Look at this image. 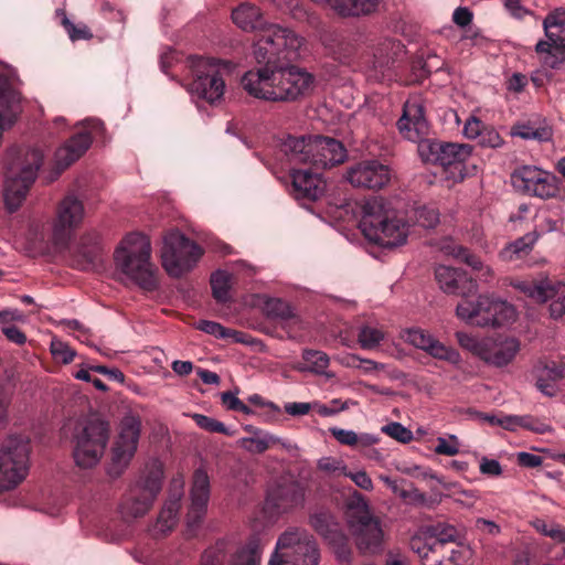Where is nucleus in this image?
Returning a JSON list of instances; mask_svg holds the SVG:
<instances>
[{"label": "nucleus", "mask_w": 565, "mask_h": 565, "mask_svg": "<svg viewBox=\"0 0 565 565\" xmlns=\"http://www.w3.org/2000/svg\"><path fill=\"white\" fill-rule=\"evenodd\" d=\"M303 43V38L289 28L267 29L254 43L253 53L259 66L247 71L241 79L246 93L258 99L278 102V62L296 58Z\"/></svg>", "instance_id": "f257e3e1"}, {"label": "nucleus", "mask_w": 565, "mask_h": 565, "mask_svg": "<svg viewBox=\"0 0 565 565\" xmlns=\"http://www.w3.org/2000/svg\"><path fill=\"white\" fill-rule=\"evenodd\" d=\"M435 278L444 292L463 298L456 308V315L466 323L477 327H501L515 320L514 306L494 295L484 294L479 295L476 300L468 299L469 295L478 291V284L468 278L465 271L439 265L435 268Z\"/></svg>", "instance_id": "f03ea898"}, {"label": "nucleus", "mask_w": 565, "mask_h": 565, "mask_svg": "<svg viewBox=\"0 0 565 565\" xmlns=\"http://www.w3.org/2000/svg\"><path fill=\"white\" fill-rule=\"evenodd\" d=\"M397 128L405 139L417 143L418 154L426 163L439 164L445 169L455 168L462 172L465 163L472 154L473 147L468 143L426 138L428 122L424 116V107L417 98L405 102ZM460 177L463 178V174L460 173Z\"/></svg>", "instance_id": "7ed1b4c3"}, {"label": "nucleus", "mask_w": 565, "mask_h": 565, "mask_svg": "<svg viewBox=\"0 0 565 565\" xmlns=\"http://www.w3.org/2000/svg\"><path fill=\"white\" fill-rule=\"evenodd\" d=\"M360 228L367 241L388 249L406 244L409 234L406 220L381 196L364 202Z\"/></svg>", "instance_id": "20e7f679"}, {"label": "nucleus", "mask_w": 565, "mask_h": 565, "mask_svg": "<svg viewBox=\"0 0 565 565\" xmlns=\"http://www.w3.org/2000/svg\"><path fill=\"white\" fill-rule=\"evenodd\" d=\"M43 162V153L36 148L12 147L6 158L4 204L10 213L15 212L36 179Z\"/></svg>", "instance_id": "39448f33"}, {"label": "nucleus", "mask_w": 565, "mask_h": 565, "mask_svg": "<svg viewBox=\"0 0 565 565\" xmlns=\"http://www.w3.org/2000/svg\"><path fill=\"white\" fill-rule=\"evenodd\" d=\"M116 267L141 289L158 288L157 267L151 263V244L141 233L126 235L114 253Z\"/></svg>", "instance_id": "423d86ee"}, {"label": "nucleus", "mask_w": 565, "mask_h": 565, "mask_svg": "<svg viewBox=\"0 0 565 565\" xmlns=\"http://www.w3.org/2000/svg\"><path fill=\"white\" fill-rule=\"evenodd\" d=\"M280 151L290 164L309 163L316 170L342 163L347 158L343 145L323 136H288L280 142Z\"/></svg>", "instance_id": "0eeeda50"}, {"label": "nucleus", "mask_w": 565, "mask_h": 565, "mask_svg": "<svg viewBox=\"0 0 565 565\" xmlns=\"http://www.w3.org/2000/svg\"><path fill=\"white\" fill-rule=\"evenodd\" d=\"M192 81L186 89L192 98L213 105L220 102L225 92L224 76L233 70L230 61L193 55L186 61Z\"/></svg>", "instance_id": "6e6552de"}, {"label": "nucleus", "mask_w": 565, "mask_h": 565, "mask_svg": "<svg viewBox=\"0 0 565 565\" xmlns=\"http://www.w3.org/2000/svg\"><path fill=\"white\" fill-rule=\"evenodd\" d=\"M347 524L360 552L375 554L382 551L384 532L381 521L372 514L366 499L358 491L347 501Z\"/></svg>", "instance_id": "1a4fd4ad"}, {"label": "nucleus", "mask_w": 565, "mask_h": 565, "mask_svg": "<svg viewBox=\"0 0 565 565\" xmlns=\"http://www.w3.org/2000/svg\"><path fill=\"white\" fill-rule=\"evenodd\" d=\"M163 468L161 462H148L139 477L129 486L119 511L125 520H135L146 515L161 491Z\"/></svg>", "instance_id": "9d476101"}, {"label": "nucleus", "mask_w": 565, "mask_h": 565, "mask_svg": "<svg viewBox=\"0 0 565 565\" xmlns=\"http://www.w3.org/2000/svg\"><path fill=\"white\" fill-rule=\"evenodd\" d=\"M320 553L312 534L291 526L281 533L268 565H318Z\"/></svg>", "instance_id": "9b49d317"}, {"label": "nucleus", "mask_w": 565, "mask_h": 565, "mask_svg": "<svg viewBox=\"0 0 565 565\" xmlns=\"http://www.w3.org/2000/svg\"><path fill=\"white\" fill-rule=\"evenodd\" d=\"M328 53L343 65H352L356 62L365 64L373 70H382L390 63L388 50L392 46L390 40H383L373 51L372 57L362 62L360 55L361 35L345 36L339 32H328L321 38Z\"/></svg>", "instance_id": "f8f14e48"}, {"label": "nucleus", "mask_w": 565, "mask_h": 565, "mask_svg": "<svg viewBox=\"0 0 565 565\" xmlns=\"http://www.w3.org/2000/svg\"><path fill=\"white\" fill-rule=\"evenodd\" d=\"M456 339L462 349L479 358L487 365L498 369L509 365L520 351V341L513 337L479 338L457 331Z\"/></svg>", "instance_id": "ddd939ff"}, {"label": "nucleus", "mask_w": 565, "mask_h": 565, "mask_svg": "<svg viewBox=\"0 0 565 565\" xmlns=\"http://www.w3.org/2000/svg\"><path fill=\"white\" fill-rule=\"evenodd\" d=\"M29 440L10 436L0 448V493L15 489L29 472Z\"/></svg>", "instance_id": "4468645a"}, {"label": "nucleus", "mask_w": 565, "mask_h": 565, "mask_svg": "<svg viewBox=\"0 0 565 565\" xmlns=\"http://www.w3.org/2000/svg\"><path fill=\"white\" fill-rule=\"evenodd\" d=\"M203 249L179 231H170L163 237L162 266L171 277H181L192 270Z\"/></svg>", "instance_id": "2eb2a0df"}, {"label": "nucleus", "mask_w": 565, "mask_h": 565, "mask_svg": "<svg viewBox=\"0 0 565 565\" xmlns=\"http://www.w3.org/2000/svg\"><path fill=\"white\" fill-rule=\"evenodd\" d=\"M109 439V425L105 420L92 419L75 435L73 457L84 469L96 466L104 455Z\"/></svg>", "instance_id": "dca6fc26"}, {"label": "nucleus", "mask_w": 565, "mask_h": 565, "mask_svg": "<svg viewBox=\"0 0 565 565\" xmlns=\"http://www.w3.org/2000/svg\"><path fill=\"white\" fill-rule=\"evenodd\" d=\"M141 433V419L137 415L128 414L120 422V430L111 448V458L107 472L118 478L134 458Z\"/></svg>", "instance_id": "f3484780"}, {"label": "nucleus", "mask_w": 565, "mask_h": 565, "mask_svg": "<svg viewBox=\"0 0 565 565\" xmlns=\"http://www.w3.org/2000/svg\"><path fill=\"white\" fill-rule=\"evenodd\" d=\"M510 286L535 302H550L553 319L565 316V284L550 279H512Z\"/></svg>", "instance_id": "a211bd4d"}, {"label": "nucleus", "mask_w": 565, "mask_h": 565, "mask_svg": "<svg viewBox=\"0 0 565 565\" xmlns=\"http://www.w3.org/2000/svg\"><path fill=\"white\" fill-rule=\"evenodd\" d=\"M461 539V533L456 526L437 523L415 533L409 541V546L419 558H428L430 555L444 552L447 543H458Z\"/></svg>", "instance_id": "6ab92c4d"}, {"label": "nucleus", "mask_w": 565, "mask_h": 565, "mask_svg": "<svg viewBox=\"0 0 565 565\" xmlns=\"http://www.w3.org/2000/svg\"><path fill=\"white\" fill-rule=\"evenodd\" d=\"M291 60H279L277 66L278 102L296 100L309 94L313 88L312 74L296 65H289Z\"/></svg>", "instance_id": "aec40b11"}, {"label": "nucleus", "mask_w": 565, "mask_h": 565, "mask_svg": "<svg viewBox=\"0 0 565 565\" xmlns=\"http://www.w3.org/2000/svg\"><path fill=\"white\" fill-rule=\"evenodd\" d=\"M543 28L547 40L539 41L535 50L555 57L556 61L550 63L554 67L557 62L565 60V9L551 11L543 21Z\"/></svg>", "instance_id": "412c9836"}, {"label": "nucleus", "mask_w": 565, "mask_h": 565, "mask_svg": "<svg viewBox=\"0 0 565 565\" xmlns=\"http://www.w3.org/2000/svg\"><path fill=\"white\" fill-rule=\"evenodd\" d=\"M85 210L83 202L74 194L66 195L58 204L53 224V238L56 244H64L73 231L83 222Z\"/></svg>", "instance_id": "4be33fe9"}, {"label": "nucleus", "mask_w": 565, "mask_h": 565, "mask_svg": "<svg viewBox=\"0 0 565 565\" xmlns=\"http://www.w3.org/2000/svg\"><path fill=\"white\" fill-rule=\"evenodd\" d=\"M347 180L354 188L379 190L391 180V170L377 160H364L348 168Z\"/></svg>", "instance_id": "5701e85b"}, {"label": "nucleus", "mask_w": 565, "mask_h": 565, "mask_svg": "<svg viewBox=\"0 0 565 565\" xmlns=\"http://www.w3.org/2000/svg\"><path fill=\"white\" fill-rule=\"evenodd\" d=\"M87 130L75 134L55 152V164L60 171L70 167L78 160L90 147L93 134L103 130V122L98 119H88L85 121Z\"/></svg>", "instance_id": "b1692460"}, {"label": "nucleus", "mask_w": 565, "mask_h": 565, "mask_svg": "<svg viewBox=\"0 0 565 565\" xmlns=\"http://www.w3.org/2000/svg\"><path fill=\"white\" fill-rule=\"evenodd\" d=\"M190 498L186 527L190 534H194L206 514L210 499V478L203 468H198L193 473Z\"/></svg>", "instance_id": "393cba45"}, {"label": "nucleus", "mask_w": 565, "mask_h": 565, "mask_svg": "<svg viewBox=\"0 0 565 565\" xmlns=\"http://www.w3.org/2000/svg\"><path fill=\"white\" fill-rule=\"evenodd\" d=\"M183 478H173L170 484V493L166 500L154 525L150 529L153 537H162L170 533L179 521L181 500L183 498Z\"/></svg>", "instance_id": "a878e982"}, {"label": "nucleus", "mask_w": 565, "mask_h": 565, "mask_svg": "<svg viewBox=\"0 0 565 565\" xmlns=\"http://www.w3.org/2000/svg\"><path fill=\"white\" fill-rule=\"evenodd\" d=\"M290 194L298 201H317L327 190V183L318 172L311 169H290Z\"/></svg>", "instance_id": "bb28decb"}, {"label": "nucleus", "mask_w": 565, "mask_h": 565, "mask_svg": "<svg viewBox=\"0 0 565 565\" xmlns=\"http://www.w3.org/2000/svg\"><path fill=\"white\" fill-rule=\"evenodd\" d=\"M306 487L296 480L277 484L269 491L266 504L275 508L278 512H287L301 507L306 500Z\"/></svg>", "instance_id": "cd10ccee"}, {"label": "nucleus", "mask_w": 565, "mask_h": 565, "mask_svg": "<svg viewBox=\"0 0 565 565\" xmlns=\"http://www.w3.org/2000/svg\"><path fill=\"white\" fill-rule=\"evenodd\" d=\"M532 376L535 387L545 396L557 394L559 383L565 379V363L539 362L533 366Z\"/></svg>", "instance_id": "c85d7f7f"}, {"label": "nucleus", "mask_w": 565, "mask_h": 565, "mask_svg": "<svg viewBox=\"0 0 565 565\" xmlns=\"http://www.w3.org/2000/svg\"><path fill=\"white\" fill-rule=\"evenodd\" d=\"M233 22L244 31H258L257 39L262 38L271 26L282 28L279 24L267 23L260 9L250 3H242L232 12Z\"/></svg>", "instance_id": "c756f323"}, {"label": "nucleus", "mask_w": 565, "mask_h": 565, "mask_svg": "<svg viewBox=\"0 0 565 565\" xmlns=\"http://www.w3.org/2000/svg\"><path fill=\"white\" fill-rule=\"evenodd\" d=\"M309 525L326 543L344 532L334 514L328 509H318L309 514Z\"/></svg>", "instance_id": "7c9ffc66"}, {"label": "nucleus", "mask_w": 565, "mask_h": 565, "mask_svg": "<svg viewBox=\"0 0 565 565\" xmlns=\"http://www.w3.org/2000/svg\"><path fill=\"white\" fill-rule=\"evenodd\" d=\"M263 539L253 534L245 545L239 546L232 556V565H259L263 553Z\"/></svg>", "instance_id": "2f4dec72"}, {"label": "nucleus", "mask_w": 565, "mask_h": 565, "mask_svg": "<svg viewBox=\"0 0 565 565\" xmlns=\"http://www.w3.org/2000/svg\"><path fill=\"white\" fill-rule=\"evenodd\" d=\"M542 172L543 170L537 167L523 166L512 173V184L516 190L533 196Z\"/></svg>", "instance_id": "473e14b6"}, {"label": "nucleus", "mask_w": 565, "mask_h": 565, "mask_svg": "<svg viewBox=\"0 0 565 565\" xmlns=\"http://www.w3.org/2000/svg\"><path fill=\"white\" fill-rule=\"evenodd\" d=\"M334 12L342 18H359L376 11L379 0H339Z\"/></svg>", "instance_id": "72a5a7b5"}, {"label": "nucleus", "mask_w": 565, "mask_h": 565, "mask_svg": "<svg viewBox=\"0 0 565 565\" xmlns=\"http://www.w3.org/2000/svg\"><path fill=\"white\" fill-rule=\"evenodd\" d=\"M471 555V550L460 541L455 548L450 550L447 557L444 556L443 552H439L428 556V558H420V561L423 565H467Z\"/></svg>", "instance_id": "f704fd0d"}, {"label": "nucleus", "mask_w": 565, "mask_h": 565, "mask_svg": "<svg viewBox=\"0 0 565 565\" xmlns=\"http://www.w3.org/2000/svg\"><path fill=\"white\" fill-rule=\"evenodd\" d=\"M301 358L306 365L298 367L299 371L310 372L317 375H323L328 379L334 376L333 373L328 372L330 365V358L327 353L319 350L305 349L302 350Z\"/></svg>", "instance_id": "c9c22d12"}, {"label": "nucleus", "mask_w": 565, "mask_h": 565, "mask_svg": "<svg viewBox=\"0 0 565 565\" xmlns=\"http://www.w3.org/2000/svg\"><path fill=\"white\" fill-rule=\"evenodd\" d=\"M535 232L526 233L507 245L499 254L504 262H513L527 255L537 241Z\"/></svg>", "instance_id": "e433bc0d"}, {"label": "nucleus", "mask_w": 565, "mask_h": 565, "mask_svg": "<svg viewBox=\"0 0 565 565\" xmlns=\"http://www.w3.org/2000/svg\"><path fill=\"white\" fill-rule=\"evenodd\" d=\"M329 431L338 443L350 447L358 445L362 447H370L379 441L376 436L367 433L356 434L353 430L339 427H331Z\"/></svg>", "instance_id": "4c0bfd02"}, {"label": "nucleus", "mask_w": 565, "mask_h": 565, "mask_svg": "<svg viewBox=\"0 0 565 565\" xmlns=\"http://www.w3.org/2000/svg\"><path fill=\"white\" fill-rule=\"evenodd\" d=\"M452 256L457 259H460L468 266H470L472 269L478 270L479 279L486 284H490L494 277V273L491 267L483 266L480 258L472 253H470L469 249H467L463 246H455L451 252Z\"/></svg>", "instance_id": "58836bf2"}, {"label": "nucleus", "mask_w": 565, "mask_h": 565, "mask_svg": "<svg viewBox=\"0 0 565 565\" xmlns=\"http://www.w3.org/2000/svg\"><path fill=\"white\" fill-rule=\"evenodd\" d=\"M100 246L98 242V236H95V241L90 247L85 245L83 242L79 248V255L74 260V267L78 270L88 271L93 270L97 267V265L102 262L100 258Z\"/></svg>", "instance_id": "ea45409f"}, {"label": "nucleus", "mask_w": 565, "mask_h": 565, "mask_svg": "<svg viewBox=\"0 0 565 565\" xmlns=\"http://www.w3.org/2000/svg\"><path fill=\"white\" fill-rule=\"evenodd\" d=\"M279 440L278 436L270 433L256 437H242L237 440V446L249 454H264L276 441Z\"/></svg>", "instance_id": "a19ab883"}, {"label": "nucleus", "mask_w": 565, "mask_h": 565, "mask_svg": "<svg viewBox=\"0 0 565 565\" xmlns=\"http://www.w3.org/2000/svg\"><path fill=\"white\" fill-rule=\"evenodd\" d=\"M385 339V331L381 327L362 324L358 332V342L363 350H374Z\"/></svg>", "instance_id": "79ce46f5"}, {"label": "nucleus", "mask_w": 565, "mask_h": 565, "mask_svg": "<svg viewBox=\"0 0 565 565\" xmlns=\"http://www.w3.org/2000/svg\"><path fill=\"white\" fill-rule=\"evenodd\" d=\"M533 527L542 535L551 539L553 542L565 543V526L555 521L536 519L532 522Z\"/></svg>", "instance_id": "37998d69"}, {"label": "nucleus", "mask_w": 565, "mask_h": 565, "mask_svg": "<svg viewBox=\"0 0 565 565\" xmlns=\"http://www.w3.org/2000/svg\"><path fill=\"white\" fill-rule=\"evenodd\" d=\"M231 277L225 270H216L211 276V288L214 299L217 302H226L230 299Z\"/></svg>", "instance_id": "c03bdc74"}, {"label": "nucleus", "mask_w": 565, "mask_h": 565, "mask_svg": "<svg viewBox=\"0 0 565 565\" xmlns=\"http://www.w3.org/2000/svg\"><path fill=\"white\" fill-rule=\"evenodd\" d=\"M198 329L217 339L233 338L236 342H244L242 332L225 328L215 321L201 320L198 322Z\"/></svg>", "instance_id": "a18cd8bd"}, {"label": "nucleus", "mask_w": 565, "mask_h": 565, "mask_svg": "<svg viewBox=\"0 0 565 565\" xmlns=\"http://www.w3.org/2000/svg\"><path fill=\"white\" fill-rule=\"evenodd\" d=\"M228 551V542L224 540L217 541L213 546L204 551L201 557V565H224Z\"/></svg>", "instance_id": "49530a36"}, {"label": "nucleus", "mask_w": 565, "mask_h": 565, "mask_svg": "<svg viewBox=\"0 0 565 565\" xmlns=\"http://www.w3.org/2000/svg\"><path fill=\"white\" fill-rule=\"evenodd\" d=\"M402 338L408 344L425 352L435 339V337L431 335L428 331L415 327L404 330Z\"/></svg>", "instance_id": "de8ad7c7"}, {"label": "nucleus", "mask_w": 565, "mask_h": 565, "mask_svg": "<svg viewBox=\"0 0 565 565\" xmlns=\"http://www.w3.org/2000/svg\"><path fill=\"white\" fill-rule=\"evenodd\" d=\"M333 551L335 558L341 564H350L352 559V548L350 545L349 536L342 532L333 540L327 543Z\"/></svg>", "instance_id": "09e8293b"}, {"label": "nucleus", "mask_w": 565, "mask_h": 565, "mask_svg": "<svg viewBox=\"0 0 565 565\" xmlns=\"http://www.w3.org/2000/svg\"><path fill=\"white\" fill-rule=\"evenodd\" d=\"M426 352L435 359L447 361L454 365L459 364L461 361L458 351H456L452 348L446 347L437 339L433 340Z\"/></svg>", "instance_id": "8fccbe9b"}, {"label": "nucleus", "mask_w": 565, "mask_h": 565, "mask_svg": "<svg viewBox=\"0 0 565 565\" xmlns=\"http://www.w3.org/2000/svg\"><path fill=\"white\" fill-rule=\"evenodd\" d=\"M541 175V181L539 182V185L535 189V192L533 196L540 198V199H550L556 195L558 191V180L557 178L548 172L543 170Z\"/></svg>", "instance_id": "3c124183"}, {"label": "nucleus", "mask_w": 565, "mask_h": 565, "mask_svg": "<svg viewBox=\"0 0 565 565\" xmlns=\"http://www.w3.org/2000/svg\"><path fill=\"white\" fill-rule=\"evenodd\" d=\"M265 310L268 317L287 321L294 318L290 305L281 299L271 298L265 302Z\"/></svg>", "instance_id": "603ef678"}, {"label": "nucleus", "mask_w": 565, "mask_h": 565, "mask_svg": "<svg viewBox=\"0 0 565 565\" xmlns=\"http://www.w3.org/2000/svg\"><path fill=\"white\" fill-rule=\"evenodd\" d=\"M415 223L424 228H433L439 222V213L431 206H418L414 210Z\"/></svg>", "instance_id": "864d4df0"}, {"label": "nucleus", "mask_w": 565, "mask_h": 565, "mask_svg": "<svg viewBox=\"0 0 565 565\" xmlns=\"http://www.w3.org/2000/svg\"><path fill=\"white\" fill-rule=\"evenodd\" d=\"M192 418L201 429H204L209 433H218L227 436L232 435V431H230V429L224 425V423L215 418H212L203 414H193Z\"/></svg>", "instance_id": "5fc2aeb1"}, {"label": "nucleus", "mask_w": 565, "mask_h": 565, "mask_svg": "<svg viewBox=\"0 0 565 565\" xmlns=\"http://www.w3.org/2000/svg\"><path fill=\"white\" fill-rule=\"evenodd\" d=\"M434 451L437 455L456 456L460 451V441L456 435H449L447 438L438 437Z\"/></svg>", "instance_id": "6e6d98bb"}, {"label": "nucleus", "mask_w": 565, "mask_h": 565, "mask_svg": "<svg viewBox=\"0 0 565 565\" xmlns=\"http://www.w3.org/2000/svg\"><path fill=\"white\" fill-rule=\"evenodd\" d=\"M382 431L387 436L392 437L393 439L403 444H407L413 439L412 430H409L408 428H406L405 426L397 422H392L387 425H384L382 427Z\"/></svg>", "instance_id": "4d7b16f0"}, {"label": "nucleus", "mask_w": 565, "mask_h": 565, "mask_svg": "<svg viewBox=\"0 0 565 565\" xmlns=\"http://www.w3.org/2000/svg\"><path fill=\"white\" fill-rule=\"evenodd\" d=\"M221 401L223 405L230 411L239 412L245 415L254 414V411L249 406L244 404L233 392H223L221 394Z\"/></svg>", "instance_id": "13d9d810"}, {"label": "nucleus", "mask_w": 565, "mask_h": 565, "mask_svg": "<svg viewBox=\"0 0 565 565\" xmlns=\"http://www.w3.org/2000/svg\"><path fill=\"white\" fill-rule=\"evenodd\" d=\"M62 24L65 28L72 41L86 40L92 38L89 29L85 24L75 25L65 13H63Z\"/></svg>", "instance_id": "bf43d9fd"}, {"label": "nucleus", "mask_w": 565, "mask_h": 565, "mask_svg": "<svg viewBox=\"0 0 565 565\" xmlns=\"http://www.w3.org/2000/svg\"><path fill=\"white\" fill-rule=\"evenodd\" d=\"M51 353L56 360L65 364L71 363L76 355L70 345L56 339L51 342Z\"/></svg>", "instance_id": "052dcab7"}, {"label": "nucleus", "mask_w": 565, "mask_h": 565, "mask_svg": "<svg viewBox=\"0 0 565 565\" xmlns=\"http://www.w3.org/2000/svg\"><path fill=\"white\" fill-rule=\"evenodd\" d=\"M520 423L521 428H524L535 434H545L551 429L547 423L531 415H520Z\"/></svg>", "instance_id": "680f3d73"}, {"label": "nucleus", "mask_w": 565, "mask_h": 565, "mask_svg": "<svg viewBox=\"0 0 565 565\" xmlns=\"http://www.w3.org/2000/svg\"><path fill=\"white\" fill-rule=\"evenodd\" d=\"M484 128L486 125L482 122V120L477 116L471 115L465 121L462 134L467 139L473 140L479 138Z\"/></svg>", "instance_id": "e2e57ef3"}, {"label": "nucleus", "mask_w": 565, "mask_h": 565, "mask_svg": "<svg viewBox=\"0 0 565 565\" xmlns=\"http://www.w3.org/2000/svg\"><path fill=\"white\" fill-rule=\"evenodd\" d=\"M345 365L352 367H362L366 373L383 369V364H380L370 359H363L356 354L349 355L347 358Z\"/></svg>", "instance_id": "0e129e2a"}, {"label": "nucleus", "mask_w": 565, "mask_h": 565, "mask_svg": "<svg viewBox=\"0 0 565 565\" xmlns=\"http://www.w3.org/2000/svg\"><path fill=\"white\" fill-rule=\"evenodd\" d=\"M478 143L486 148H499L503 140L495 129L486 126L478 138Z\"/></svg>", "instance_id": "69168bd1"}, {"label": "nucleus", "mask_w": 565, "mask_h": 565, "mask_svg": "<svg viewBox=\"0 0 565 565\" xmlns=\"http://www.w3.org/2000/svg\"><path fill=\"white\" fill-rule=\"evenodd\" d=\"M317 467L319 470L324 472H335L339 471L343 476L345 475L348 468L343 463L342 460L335 459L333 457H322L318 460Z\"/></svg>", "instance_id": "338daca9"}, {"label": "nucleus", "mask_w": 565, "mask_h": 565, "mask_svg": "<svg viewBox=\"0 0 565 565\" xmlns=\"http://www.w3.org/2000/svg\"><path fill=\"white\" fill-rule=\"evenodd\" d=\"M488 419L491 424H495L507 430L515 431L521 428L520 415L491 416Z\"/></svg>", "instance_id": "774afa93"}]
</instances>
